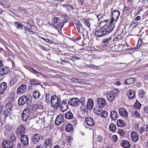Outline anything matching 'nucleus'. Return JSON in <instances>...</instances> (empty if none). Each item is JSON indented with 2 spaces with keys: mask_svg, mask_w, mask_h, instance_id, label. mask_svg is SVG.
<instances>
[{
  "mask_svg": "<svg viewBox=\"0 0 148 148\" xmlns=\"http://www.w3.org/2000/svg\"><path fill=\"white\" fill-rule=\"evenodd\" d=\"M61 101L60 98L56 95L51 96V105L54 109H58L59 107Z\"/></svg>",
  "mask_w": 148,
  "mask_h": 148,
  "instance_id": "1",
  "label": "nucleus"
},
{
  "mask_svg": "<svg viewBox=\"0 0 148 148\" xmlns=\"http://www.w3.org/2000/svg\"><path fill=\"white\" fill-rule=\"evenodd\" d=\"M119 90L116 89H115L113 91L110 92L108 93L107 95V98L109 101H113L116 95V93L119 92Z\"/></svg>",
  "mask_w": 148,
  "mask_h": 148,
  "instance_id": "2",
  "label": "nucleus"
},
{
  "mask_svg": "<svg viewBox=\"0 0 148 148\" xmlns=\"http://www.w3.org/2000/svg\"><path fill=\"white\" fill-rule=\"evenodd\" d=\"M95 35L98 37H101L107 35L108 31L106 28L99 29L95 31Z\"/></svg>",
  "mask_w": 148,
  "mask_h": 148,
  "instance_id": "3",
  "label": "nucleus"
},
{
  "mask_svg": "<svg viewBox=\"0 0 148 148\" xmlns=\"http://www.w3.org/2000/svg\"><path fill=\"white\" fill-rule=\"evenodd\" d=\"M120 14V12L118 10H114L112 12V22L114 21L115 22H116Z\"/></svg>",
  "mask_w": 148,
  "mask_h": 148,
  "instance_id": "4",
  "label": "nucleus"
},
{
  "mask_svg": "<svg viewBox=\"0 0 148 148\" xmlns=\"http://www.w3.org/2000/svg\"><path fill=\"white\" fill-rule=\"evenodd\" d=\"M68 102L67 100L65 99L62 101L60 106V108L61 111L64 112L68 108Z\"/></svg>",
  "mask_w": 148,
  "mask_h": 148,
  "instance_id": "5",
  "label": "nucleus"
},
{
  "mask_svg": "<svg viewBox=\"0 0 148 148\" xmlns=\"http://www.w3.org/2000/svg\"><path fill=\"white\" fill-rule=\"evenodd\" d=\"M29 99L27 96L23 95L20 97L18 100V104L20 106L24 105L26 102H29Z\"/></svg>",
  "mask_w": 148,
  "mask_h": 148,
  "instance_id": "6",
  "label": "nucleus"
},
{
  "mask_svg": "<svg viewBox=\"0 0 148 148\" xmlns=\"http://www.w3.org/2000/svg\"><path fill=\"white\" fill-rule=\"evenodd\" d=\"M68 104L71 106H78L80 104V101L77 98L71 99L68 101Z\"/></svg>",
  "mask_w": 148,
  "mask_h": 148,
  "instance_id": "7",
  "label": "nucleus"
},
{
  "mask_svg": "<svg viewBox=\"0 0 148 148\" xmlns=\"http://www.w3.org/2000/svg\"><path fill=\"white\" fill-rule=\"evenodd\" d=\"M27 90L26 85L23 84L20 85L17 90L16 93L18 95H20L24 93Z\"/></svg>",
  "mask_w": 148,
  "mask_h": 148,
  "instance_id": "8",
  "label": "nucleus"
},
{
  "mask_svg": "<svg viewBox=\"0 0 148 148\" xmlns=\"http://www.w3.org/2000/svg\"><path fill=\"white\" fill-rule=\"evenodd\" d=\"M85 122L84 124L88 126H92L95 125L94 119L91 117H87L85 119Z\"/></svg>",
  "mask_w": 148,
  "mask_h": 148,
  "instance_id": "9",
  "label": "nucleus"
},
{
  "mask_svg": "<svg viewBox=\"0 0 148 148\" xmlns=\"http://www.w3.org/2000/svg\"><path fill=\"white\" fill-rule=\"evenodd\" d=\"M25 127L23 125H20L17 128L16 131V133L17 135L21 136L24 134L25 131Z\"/></svg>",
  "mask_w": 148,
  "mask_h": 148,
  "instance_id": "10",
  "label": "nucleus"
},
{
  "mask_svg": "<svg viewBox=\"0 0 148 148\" xmlns=\"http://www.w3.org/2000/svg\"><path fill=\"white\" fill-rule=\"evenodd\" d=\"M14 144L10 142L9 140H5L2 144V145L4 148H13Z\"/></svg>",
  "mask_w": 148,
  "mask_h": 148,
  "instance_id": "11",
  "label": "nucleus"
},
{
  "mask_svg": "<svg viewBox=\"0 0 148 148\" xmlns=\"http://www.w3.org/2000/svg\"><path fill=\"white\" fill-rule=\"evenodd\" d=\"M64 116L62 114H60L57 117L55 121V124L57 125H59L63 121Z\"/></svg>",
  "mask_w": 148,
  "mask_h": 148,
  "instance_id": "12",
  "label": "nucleus"
},
{
  "mask_svg": "<svg viewBox=\"0 0 148 148\" xmlns=\"http://www.w3.org/2000/svg\"><path fill=\"white\" fill-rule=\"evenodd\" d=\"M40 135L39 134L36 133L32 137V142L34 144L38 143L40 139Z\"/></svg>",
  "mask_w": 148,
  "mask_h": 148,
  "instance_id": "13",
  "label": "nucleus"
},
{
  "mask_svg": "<svg viewBox=\"0 0 148 148\" xmlns=\"http://www.w3.org/2000/svg\"><path fill=\"white\" fill-rule=\"evenodd\" d=\"M93 106L94 102L92 99L91 98L89 99L86 106L87 111H88V110H91L93 108Z\"/></svg>",
  "mask_w": 148,
  "mask_h": 148,
  "instance_id": "14",
  "label": "nucleus"
},
{
  "mask_svg": "<svg viewBox=\"0 0 148 148\" xmlns=\"http://www.w3.org/2000/svg\"><path fill=\"white\" fill-rule=\"evenodd\" d=\"M10 70V68L6 66H3L0 68V75L3 76L7 74Z\"/></svg>",
  "mask_w": 148,
  "mask_h": 148,
  "instance_id": "15",
  "label": "nucleus"
},
{
  "mask_svg": "<svg viewBox=\"0 0 148 148\" xmlns=\"http://www.w3.org/2000/svg\"><path fill=\"white\" fill-rule=\"evenodd\" d=\"M80 101V103L81 104L80 106V109L82 110L84 112H87L88 111H87V109H86V106H85V98H81Z\"/></svg>",
  "mask_w": 148,
  "mask_h": 148,
  "instance_id": "16",
  "label": "nucleus"
},
{
  "mask_svg": "<svg viewBox=\"0 0 148 148\" xmlns=\"http://www.w3.org/2000/svg\"><path fill=\"white\" fill-rule=\"evenodd\" d=\"M131 135V139L134 142H136L139 139L138 136L136 131H132Z\"/></svg>",
  "mask_w": 148,
  "mask_h": 148,
  "instance_id": "17",
  "label": "nucleus"
},
{
  "mask_svg": "<svg viewBox=\"0 0 148 148\" xmlns=\"http://www.w3.org/2000/svg\"><path fill=\"white\" fill-rule=\"evenodd\" d=\"M119 112L120 115L121 116L126 117L128 116V112L127 110L123 108L119 109Z\"/></svg>",
  "mask_w": 148,
  "mask_h": 148,
  "instance_id": "18",
  "label": "nucleus"
},
{
  "mask_svg": "<svg viewBox=\"0 0 148 148\" xmlns=\"http://www.w3.org/2000/svg\"><path fill=\"white\" fill-rule=\"evenodd\" d=\"M7 87V84L6 82L1 83L0 84V94L4 93L6 90Z\"/></svg>",
  "mask_w": 148,
  "mask_h": 148,
  "instance_id": "19",
  "label": "nucleus"
},
{
  "mask_svg": "<svg viewBox=\"0 0 148 148\" xmlns=\"http://www.w3.org/2000/svg\"><path fill=\"white\" fill-rule=\"evenodd\" d=\"M120 144L124 148H129L131 147V144L129 142L125 140L121 141Z\"/></svg>",
  "mask_w": 148,
  "mask_h": 148,
  "instance_id": "20",
  "label": "nucleus"
},
{
  "mask_svg": "<svg viewBox=\"0 0 148 148\" xmlns=\"http://www.w3.org/2000/svg\"><path fill=\"white\" fill-rule=\"evenodd\" d=\"M113 22H112V21H110V24L108 25L106 28L108 31V34L113 31L115 27V25L114 23H113Z\"/></svg>",
  "mask_w": 148,
  "mask_h": 148,
  "instance_id": "21",
  "label": "nucleus"
},
{
  "mask_svg": "<svg viewBox=\"0 0 148 148\" xmlns=\"http://www.w3.org/2000/svg\"><path fill=\"white\" fill-rule=\"evenodd\" d=\"M20 139L22 144L25 145H27L28 144V138L27 136L23 135L21 136Z\"/></svg>",
  "mask_w": 148,
  "mask_h": 148,
  "instance_id": "22",
  "label": "nucleus"
},
{
  "mask_svg": "<svg viewBox=\"0 0 148 148\" xmlns=\"http://www.w3.org/2000/svg\"><path fill=\"white\" fill-rule=\"evenodd\" d=\"M135 93L136 92L135 91H133L132 89H130L127 91V95L129 99H132L134 97Z\"/></svg>",
  "mask_w": 148,
  "mask_h": 148,
  "instance_id": "23",
  "label": "nucleus"
},
{
  "mask_svg": "<svg viewBox=\"0 0 148 148\" xmlns=\"http://www.w3.org/2000/svg\"><path fill=\"white\" fill-rule=\"evenodd\" d=\"M53 142V141L52 139L51 138H47L45 140L44 144V146L46 148L50 147L52 145Z\"/></svg>",
  "mask_w": 148,
  "mask_h": 148,
  "instance_id": "24",
  "label": "nucleus"
},
{
  "mask_svg": "<svg viewBox=\"0 0 148 148\" xmlns=\"http://www.w3.org/2000/svg\"><path fill=\"white\" fill-rule=\"evenodd\" d=\"M97 104L99 106L102 108L104 107L106 104V101L103 98H99L98 100Z\"/></svg>",
  "mask_w": 148,
  "mask_h": 148,
  "instance_id": "25",
  "label": "nucleus"
},
{
  "mask_svg": "<svg viewBox=\"0 0 148 148\" xmlns=\"http://www.w3.org/2000/svg\"><path fill=\"white\" fill-rule=\"evenodd\" d=\"M110 116L111 119L116 120L118 118V115L115 111L113 110L111 112Z\"/></svg>",
  "mask_w": 148,
  "mask_h": 148,
  "instance_id": "26",
  "label": "nucleus"
},
{
  "mask_svg": "<svg viewBox=\"0 0 148 148\" xmlns=\"http://www.w3.org/2000/svg\"><path fill=\"white\" fill-rule=\"evenodd\" d=\"M13 105L12 102L9 101L6 104L5 107V109L12 111L13 110Z\"/></svg>",
  "mask_w": 148,
  "mask_h": 148,
  "instance_id": "27",
  "label": "nucleus"
},
{
  "mask_svg": "<svg viewBox=\"0 0 148 148\" xmlns=\"http://www.w3.org/2000/svg\"><path fill=\"white\" fill-rule=\"evenodd\" d=\"M65 117L68 119H71L74 117L73 114L71 112L69 111L64 114Z\"/></svg>",
  "mask_w": 148,
  "mask_h": 148,
  "instance_id": "28",
  "label": "nucleus"
},
{
  "mask_svg": "<svg viewBox=\"0 0 148 148\" xmlns=\"http://www.w3.org/2000/svg\"><path fill=\"white\" fill-rule=\"evenodd\" d=\"M4 111L3 114L6 117H9L12 114V110L5 109Z\"/></svg>",
  "mask_w": 148,
  "mask_h": 148,
  "instance_id": "29",
  "label": "nucleus"
},
{
  "mask_svg": "<svg viewBox=\"0 0 148 148\" xmlns=\"http://www.w3.org/2000/svg\"><path fill=\"white\" fill-rule=\"evenodd\" d=\"M117 124L118 126L123 127L125 126V123L123 120L122 119H119L117 122Z\"/></svg>",
  "mask_w": 148,
  "mask_h": 148,
  "instance_id": "30",
  "label": "nucleus"
},
{
  "mask_svg": "<svg viewBox=\"0 0 148 148\" xmlns=\"http://www.w3.org/2000/svg\"><path fill=\"white\" fill-rule=\"evenodd\" d=\"M33 97L34 99H38L40 96V94L39 92L37 90H35L33 92Z\"/></svg>",
  "mask_w": 148,
  "mask_h": 148,
  "instance_id": "31",
  "label": "nucleus"
},
{
  "mask_svg": "<svg viewBox=\"0 0 148 148\" xmlns=\"http://www.w3.org/2000/svg\"><path fill=\"white\" fill-rule=\"evenodd\" d=\"M97 115L101 117L106 118L108 116V113L106 111H102L101 113H97Z\"/></svg>",
  "mask_w": 148,
  "mask_h": 148,
  "instance_id": "32",
  "label": "nucleus"
},
{
  "mask_svg": "<svg viewBox=\"0 0 148 148\" xmlns=\"http://www.w3.org/2000/svg\"><path fill=\"white\" fill-rule=\"evenodd\" d=\"M73 129V126L70 123L68 124L65 127L66 131L68 132H70Z\"/></svg>",
  "mask_w": 148,
  "mask_h": 148,
  "instance_id": "33",
  "label": "nucleus"
},
{
  "mask_svg": "<svg viewBox=\"0 0 148 148\" xmlns=\"http://www.w3.org/2000/svg\"><path fill=\"white\" fill-rule=\"evenodd\" d=\"M135 79L133 78H130L125 80L124 83L128 85L133 84L134 82Z\"/></svg>",
  "mask_w": 148,
  "mask_h": 148,
  "instance_id": "34",
  "label": "nucleus"
},
{
  "mask_svg": "<svg viewBox=\"0 0 148 148\" xmlns=\"http://www.w3.org/2000/svg\"><path fill=\"white\" fill-rule=\"evenodd\" d=\"M10 139L12 142L16 143L17 141V138L14 134H12L10 136Z\"/></svg>",
  "mask_w": 148,
  "mask_h": 148,
  "instance_id": "35",
  "label": "nucleus"
},
{
  "mask_svg": "<svg viewBox=\"0 0 148 148\" xmlns=\"http://www.w3.org/2000/svg\"><path fill=\"white\" fill-rule=\"evenodd\" d=\"M109 128L111 131L115 132L116 131V125L113 123H111L109 125Z\"/></svg>",
  "mask_w": 148,
  "mask_h": 148,
  "instance_id": "36",
  "label": "nucleus"
},
{
  "mask_svg": "<svg viewBox=\"0 0 148 148\" xmlns=\"http://www.w3.org/2000/svg\"><path fill=\"white\" fill-rule=\"evenodd\" d=\"M18 81L16 77H13L12 78L10 82V84L11 85L13 86Z\"/></svg>",
  "mask_w": 148,
  "mask_h": 148,
  "instance_id": "37",
  "label": "nucleus"
},
{
  "mask_svg": "<svg viewBox=\"0 0 148 148\" xmlns=\"http://www.w3.org/2000/svg\"><path fill=\"white\" fill-rule=\"evenodd\" d=\"M108 20H104L103 21H101L99 23V26L100 27H103L105 26L106 24L107 23L108 21Z\"/></svg>",
  "mask_w": 148,
  "mask_h": 148,
  "instance_id": "38",
  "label": "nucleus"
},
{
  "mask_svg": "<svg viewBox=\"0 0 148 148\" xmlns=\"http://www.w3.org/2000/svg\"><path fill=\"white\" fill-rule=\"evenodd\" d=\"M30 71L32 73L35 75H36L38 76L39 75V74H41L43 75L42 74H41L38 71L32 68H31L30 69Z\"/></svg>",
  "mask_w": 148,
  "mask_h": 148,
  "instance_id": "39",
  "label": "nucleus"
},
{
  "mask_svg": "<svg viewBox=\"0 0 148 148\" xmlns=\"http://www.w3.org/2000/svg\"><path fill=\"white\" fill-rule=\"evenodd\" d=\"M14 25L18 29H21L22 28V25L19 22H15L14 23Z\"/></svg>",
  "mask_w": 148,
  "mask_h": 148,
  "instance_id": "40",
  "label": "nucleus"
},
{
  "mask_svg": "<svg viewBox=\"0 0 148 148\" xmlns=\"http://www.w3.org/2000/svg\"><path fill=\"white\" fill-rule=\"evenodd\" d=\"M30 113V109L29 108H27L24 110L22 113L29 116Z\"/></svg>",
  "mask_w": 148,
  "mask_h": 148,
  "instance_id": "41",
  "label": "nucleus"
},
{
  "mask_svg": "<svg viewBox=\"0 0 148 148\" xmlns=\"http://www.w3.org/2000/svg\"><path fill=\"white\" fill-rule=\"evenodd\" d=\"M101 107L100 106L97 107L95 109H94L95 112L97 113H97L102 112V111Z\"/></svg>",
  "mask_w": 148,
  "mask_h": 148,
  "instance_id": "42",
  "label": "nucleus"
},
{
  "mask_svg": "<svg viewBox=\"0 0 148 148\" xmlns=\"http://www.w3.org/2000/svg\"><path fill=\"white\" fill-rule=\"evenodd\" d=\"M134 105L136 108L137 109H139L141 108V105L138 100H136Z\"/></svg>",
  "mask_w": 148,
  "mask_h": 148,
  "instance_id": "43",
  "label": "nucleus"
},
{
  "mask_svg": "<svg viewBox=\"0 0 148 148\" xmlns=\"http://www.w3.org/2000/svg\"><path fill=\"white\" fill-rule=\"evenodd\" d=\"M29 116L22 113L21 116L22 119L24 121H26L29 117Z\"/></svg>",
  "mask_w": 148,
  "mask_h": 148,
  "instance_id": "44",
  "label": "nucleus"
},
{
  "mask_svg": "<svg viewBox=\"0 0 148 148\" xmlns=\"http://www.w3.org/2000/svg\"><path fill=\"white\" fill-rule=\"evenodd\" d=\"M36 106H37L38 109L41 110H43L44 108L42 103H38Z\"/></svg>",
  "mask_w": 148,
  "mask_h": 148,
  "instance_id": "45",
  "label": "nucleus"
},
{
  "mask_svg": "<svg viewBox=\"0 0 148 148\" xmlns=\"http://www.w3.org/2000/svg\"><path fill=\"white\" fill-rule=\"evenodd\" d=\"M50 95L49 93L47 94L46 95L45 100L48 103L51 101H50V99H51Z\"/></svg>",
  "mask_w": 148,
  "mask_h": 148,
  "instance_id": "46",
  "label": "nucleus"
},
{
  "mask_svg": "<svg viewBox=\"0 0 148 148\" xmlns=\"http://www.w3.org/2000/svg\"><path fill=\"white\" fill-rule=\"evenodd\" d=\"M76 27L77 28V30L79 32L80 31V29L82 28V26L81 23L79 22L76 24Z\"/></svg>",
  "mask_w": 148,
  "mask_h": 148,
  "instance_id": "47",
  "label": "nucleus"
},
{
  "mask_svg": "<svg viewBox=\"0 0 148 148\" xmlns=\"http://www.w3.org/2000/svg\"><path fill=\"white\" fill-rule=\"evenodd\" d=\"M37 81L36 80H30L29 81L30 84L32 85H40V84L38 83L37 82H36Z\"/></svg>",
  "mask_w": 148,
  "mask_h": 148,
  "instance_id": "48",
  "label": "nucleus"
},
{
  "mask_svg": "<svg viewBox=\"0 0 148 148\" xmlns=\"http://www.w3.org/2000/svg\"><path fill=\"white\" fill-rule=\"evenodd\" d=\"M111 38L110 37H109L108 38H105L104 39L103 41H102V44H105V43H108L110 40H111Z\"/></svg>",
  "mask_w": 148,
  "mask_h": 148,
  "instance_id": "49",
  "label": "nucleus"
},
{
  "mask_svg": "<svg viewBox=\"0 0 148 148\" xmlns=\"http://www.w3.org/2000/svg\"><path fill=\"white\" fill-rule=\"evenodd\" d=\"M60 23V22L58 21L56 23H54V27L56 28L57 29L59 27V25Z\"/></svg>",
  "mask_w": 148,
  "mask_h": 148,
  "instance_id": "50",
  "label": "nucleus"
},
{
  "mask_svg": "<svg viewBox=\"0 0 148 148\" xmlns=\"http://www.w3.org/2000/svg\"><path fill=\"white\" fill-rule=\"evenodd\" d=\"M130 10V7H125L124 8L123 12L124 14H126Z\"/></svg>",
  "mask_w": 148,
  "mask_h": 148,
  "instance_id": "51",
  "label": "nucleus"
},
{
  "mask_svg": "<svg viewBox=\"0 0 148 148\" xmlns=\"http://www.w3.org/2000/svg\"><path fill=\"white\" fill-rule=\"evenodd\" d=\"M104 16L103 14H100L97 15V18L98 20V21H99Z\"/></svg>",
  "mask_w": 148,
  "mask_h": 148,
  "instance_id": "52",
  "label": "nucleus"
},
{
  "mask_svg": "<svg viewBox=\"0 0 148 148\" xmlns=\"http://www.w3.org/2000/svg\"><path fill=\"white\" fill-rule=\"evenodd\" d=\"M84 23L85 25L88 27H89L90 25V23L88 20L87 19H85L84 21Z\"/></svg>",
  "mask_w": 148,
  "mask_h": 148,
  "instance_id": "53",
  "label": "nucleus"
},
{
  "mask_svg": "<svg viewBox=\"0 0 148 148\" xmlns=\"http://www.w3.org/2000/svg\"><path fill=\"white\" fill-rule=\"evenodd\" d=\"M119 134L121 136H123L124 135L125 133L124 132L122 129H119L118 130Z\"/></svg>",
  "mask_w": 148,
  "mask_h": 148,
  "instance_id": "54",
  "label": "nucleus"
},
{
  "mask_svg": "<svg viewBox=\"0 0 148 148\" xmlns=\"http://www.w3.org/2000/svg\"><path fill=\"white\" fill-rule=\"evenodd\" d=\"M71 80L75 83H77L79 84V79H78L76 78H73L71 79Z\"/></svg>",
  "mask_w": 148,
  "mask_h": 148,
  "instance_id": "55",
  "label": "nucleus"
},
{
  "mask_svg": "<svg viewBox=\"0 0 148 148\" xmlns=\"http://www.w3.org/2000/svg\"><path fill=\"white\" fill-rule=\"evenodd\" d=\"M60 21V18L58 17H54L52 20V21L54 23H56Z\"/></svg>",
  "mask_w": 148,
  "mask_h": 148,
  "instance_id": "56",
  "label": "nucleus"
},
{
  "mask_svg": "<svg viewBox=\"0 0 148 148\" xmlns=\"http://www.w3.org/2000/svg\"><path fill=\"white\" fill-rule=\"evenodd\" d=\"M5 128L6 130L10 131L12 129V127L11 125L8 124L6 126Z\"/></svg>",
  "mask_w": 148,
  "mask_h": 148,
  "instance_id": "57",
  "label": "nucleus"
},
{
  "mask_svg": "<svg viewBox=\"0 0 148 148\" xmlns=\"http://www.w3.org/2000/svg\"><path fill=\"white\" fill-rule=\"evenodd\" d=\"M86 83V80L84 79H79V84H85Z\"/></svg>",
  "mask_w": 148,
  "mask_h": 148,
  "instance_id": "58",
  "label": "nucleus"
},
{
  "mask_svg": "<svg viewBox=\"0 0 148 148\" xmlns=\"http://www.w3.org/2000/svg\"><path fill=\"white\" fill-rule=\"evenodd\" d=\"M112 139L114 143H115L117 140V136L114 135L112 136Z\"/></svg>",
  "mask_w": 148,
  "mask_h": 148,
  "instance_id": "59",
  "label": "nucleus"
},
{
  "mask_svg": "<svg viewBox=\"0 0 148 148\" xmlns=\"http://www.w3.org/2000/svg\"><path fill=\"white\" fill-rule=\"evenodd\" d=\"M145 131V128L144 127H141L138 130V132L140 134H141Z\"/></svg>",
  "mask_w": 148,
  "mask_h": 148,
  "instance_id": "60",
  "label": "nucleus"
},
{
  "mask_svg": "<svg viewBox=\"0 0 148 148\" xmlns=\"http://www.w3.org/2000/svg\"><path fill=\"white\" fill-rule=\"evenodd\" d=\"M25 145L23 144L18 143L17 145V148H24Z\"/></svg>",
  "mask_w": 148,
  "mask_h": 148,
  "instance_id": "61",
  "label": "nucleus"
},
{
  "mask_svg": "<svg viewBox=\"0 0 148 148\" xmlns=\"http://www.w3.org/2000/svg\"><path fill=\"white\" fill-rule=\"evenodd\" d=\"M89 67L90 68L93 69H98V67L97 66H95L93 64H91Z\"/></svg>",
  "mask_w": 148,
  "mask_h": 148,
  "instance_id": "62",
  "label": "nucleus"
},
{
  "mask_svg": "<svg viewBox=\"0 0 148 148\" xmlns=\"http://www.w3.org/2000/svg\"><path fill=\"white\" fill-rule=\"evenodd\" d=\"M73 138L71 136H67L66 138V141L69 143H71V141L72 140Z\"/></svg>",
  "mask_w": 148,
  "mask_h": 148,
  "instance_id": "63",
  "label": "nucleus"
},
{
  "mask_svg": "<svg viewBox=\"0 0 148 148\" xmlns=\"http://www.w3.org/2000/svg\"><path fill=\"white\" fill-rule=\"evenodd\" d=\"M122 36L120 35H117L116 37L114 38V41H117L118 39H120L121 38Z\"/></svg>",
  "mask_w": 148,
  "mask_h": 148,
  "instance_id": "64",
  "label": "nucleus"
}]
</instances>
